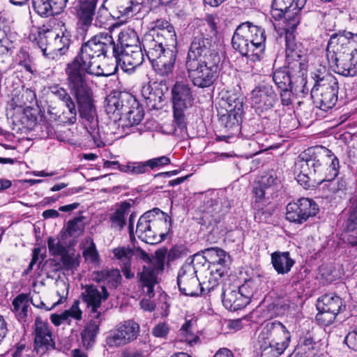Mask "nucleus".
I'll return each mask as SVG.
<instances>
[{"label": "nucleus", "mask_w": 357, "mask_h": 357, "mask_svg": "<svg viewBox=\"0 0 357 357\" xmlns=\"http://www.w3.org/2000/svg\"><path fill=\"white\" fill-rule=\"evenodd\" d=\"M195 322L192 319L186 320L182 325L177 335L179 342H185L189 346H193L198 342L199 337L193 329Z\"/></svg>", "instance_id": "obj_38"}, {"label": "nucleus", "mask_w": 357, "mask_h": 357, "mask_svg": "<svg viewBox=\"0 0 357 357\" xmlns=\"http://www.w3.org/2000/svg\"><path fill=\"white\" fill-rule=\"evenodd\" d=\"M338 84L337 79L328 75L318 77L311 90L314 102L321 109L328 110L333 107L337 100Z\"/></svg>", "instance_id": "obj_10"}, {"label": "nucleus", "mask_w": 357, "mask_h": 357, "mask_svg": "<svg viewBox=\"0 0 357 357\" xmlns=\"http://www.w3.org/2000/svg\"><path fill=\"white\" fill-rule=\"evenodd\" d=\"M97 0H79L77 6V15L83 30H86L92 24Z\"/></svg>", "instance_id": "obj_29"}, {"label": "nucleus", "mask_w": 357, "mask_h": 357, "mask_svg": "<svg viewBox=\"0 0 357 357\" xmlns=\"http://www.w3.org/2000/svg\"><path fill=\"white\" fill-rule=\"evenodd\" d=\"M265 32L263 29L245 22L238 25L233 35L234 50L252 61H259L265 50Z\"/></svg>", "instance_id": "obj_4"}, {"label": "nucleus", "mask_w": 357, "mask_h": 357, "mask_svg": "<svg viewBox=\"0 0 357 357\" xmlns=\"http://www.w3.org/2000/svg\"><path fill=\"white\" fill-rule=\"evenodd\" d=\"M273 80L275 85L281 90L290 89L293 82L287 69L276 70L273 75Z\"/></svg>", "instance_id": "obj_46"}, {"label": "nucleus", "mask_w": 357, "mask_h": 357, "mask_svg": "<svg viewBox=\"0 0 357 357\" xmlns=\"http://www.w3.org/2000/svg\"><path fill=\"white\" fill-rule=\"evenodd\" d=\"M271 264L278 274L288 273L295 264L289 252H275L271 254Z\"/></svg>", "instance_id": "obj_33"}, {"label": "nucleus", "mask_w": 357, "mask_h": 357, "mask_svg": "<svg viewBox=\"0 0 357 357\" xmlns=\"http://www.w3.org/2000/svg\"><path fill=\"white\" fill-rule=\"evenodd\" d=\"M250 100L255 110L262 112L271 109L274 106L277 95L271 85L261 84L251 91Z\"/></svg>", "instance_id": "obj_20"}, {"label": "nucleus", "mask_w": 357, "mask_h": 357, "mask_svg": "<svg viewBox=\"0 0 357 357\" xmlns=\"http://www.w3.org/2000/svg\"><path fill=\"white\" fill-rule=\"evenodd\" d=\"M82 298L89 308L91 309L92 313L96 314L94 318L98 319L100 313L98 312L102 301L107 300L108 293L105 287H101L99 289L94 285H86L84 287V291L82 292Z\"/></svg>", "instance_id": "obj_22"}, {"label": "nucleus", "mask_w": 357, "mask_h": 357, "mask_svg": "<svg viewBox=\"0 0 357 357\" xmlns=\"http://www.w3.org/2000/svg\"><path fill=\"white\" fill-rule=\"evenodd\" d=\"M115 46L109 33H100L82 46L79 54L66 68L68 84L75 95L80 116L85 120V127L98 147L102 146L103 142L99 135L92 91L84 80V70L100 61V56H105L108 52L112 51L113 55Z\"/></svg>", "instance_id": "obj_1"}, {"label": "nucleus", "mask_w": 357, "mask_h": 357, "mask_svg": "<svg viewBox=\"0 0 357 357\" xmlns=\"http://www.w3.org/2000/svg\"><path fill=\"white\" fill-rule=\"evenodd\" d=\"M84 229V218L82 216L68 221L66 227V232L72 237L80 236Z\"/></svg>", "instance_id": "obj_48"}, {"label": "nucleus", "mask_w": 357, "mask_h": 357, "mask_svg": "<svg viewBox=\"0 0 357 357\" xmlns=\"http://www.w3.org/2000/svg\"><path fill=\"white\" fill-rule=\"evenodd\" d=\"M29 298L26 294H22L15 297L12 302V311L17 319L25 322L28 317Z\"/></svg>", "instance_id": "obj_36"}, {"label": "nucleus", "mask_w": 357, "mask_h": 357, "mask_svg": "<svg viewBox=\"0 0 357 357\" xmlns=\"http://www.w3.org/2000/svg\"><path fill=\"white\" fill-rule=\"evenodd\" d=\"M206 22L207 25L206 32L195 36L192 39L190 47L204 50L222 52V44L217 31L218 18L216 16L210 15L206 16Z\"/></svg>", "instance_id": "obj_16"}, {"label": "nucleus", "mask_w": 357, "mask_h": 357, "mask_svg": "<svg viewBox=\"0 0 357 357\" xmlns=\"http://www.w3.org/2000/svg\"><path fill=\"white\" fill-rule=\"evenodd\" d=\"M79 301L75 300L70 307L68 310H64L68 320L69 322L71 321V320H75V321H81L82 319V311L79 307Z\"/></svg>", "instance_id": "obj_52"}, {"label": "nucleus", "mask_w": 357, "mask_h": 357, "mask_svg": "<svg viewBox=\"0 0 357 357\" xmlns=\"http://www.w3.org/2000/svg\"><path fill=\"white\" fill-rule=\"evenodd\" d=\"M114 255L125 264H128L129 259L134 255L149 262L148 265L144 266L143 271L140 273V280L142 283L144 294L149 298L153 297L154 287L157 283V277L164 270L166 250H158L152 259L143 250L139 248L132 249L128 247H119L114 249Z\"/></svg>", "instance_id": "obj_3"}, {"label": "nucleus", "mask_w": 357, "mask_h": 357, "mask_svg": "<svg viewBox=\"0 0 357 357\" xmlns=\"http://www.w3.org/2000/svg\"><path fill=\"white\" fill-rule=\"evenodd\" d=\"M220 105L225 110L231 109L243 112V96L238 91H227L222 92Z\"/></svg>", "instance_id": "obj_34"}, {"label": "nucleus", "mask_w": 357, "mask_h": 357, "mask_svg": "<svg viewBox=\"0 0 357 357\" xmlns=\"http://www.w3.org/2000/svg\"><path fill=\"white\" fill-rule=\"evenodd\" d=\"M33 347L40 356L55 349L56 342L52 327L40 317H36L33 326Z\"/></svg>", "instance_id": "obj_14"}, {"label": "nucleus", "mask_w": 357, "mask_h": 357, "mask_svg": "<svg viewBox=\"0 0 357 357\" xmlns=\"http://www.w3.org/2000/svg\"><path fill=\"white\" fill-rule=\"evenodd\" d=\"M139 333V324L132 320H128L119 324L111 331L107 337L106 342L111 347L125 345L135 340Z\"/></svg>", "instance_id": "obj_18"}, {"label": "nucleus", "mask_w": 357, "mask_h": 357, "mask_svg": "<svg viewBox=\"0 0 357 357\" xmlns=\"http://www.w3.org/2000/svg\"><path fill=\"white\" fill-rule=\"evenodd\" d=\"M50 91L61 102L69 95L66 89L56 85L50 86Z\"/></svg>", "instance_id": "obj_62"}, {"label": "nucleus", "mask_w": 357, "mask_h": 357, "mask_svg": "<svg viewBox=\"0 0 357 357\" xmlns=\"http://www.w3.org/2000/svg\"><path fill=\"white\" fill-rule=\"evenodd\" d=\"M306 0H273L271 15L275 20L283 17L290 27H296L300 22L299 14Z\"/></svg>", "instance_id": "obj_15"}, {"label": "nucleus", "mask_w": 357, "mask_h": 357, "mask_svg": "<svg viewBox=\"0 0 357 357\" xmlns=\"http://www.w3.org/2000/svg\"><path fill=\"white\" fill-rule=\"evenodd\" d=\"M276 179L273 176H263L261 181V185L264 186L270 192L273 190V185L275 184Z\"/></svg>", "instance_id": "obj_63"}, {"label": "nucleus", "mask_w": 357, "mask_h": 357, "mask_svg": "<svg viewBox=\"0 0 357 357\" xmlns=\"http://www.w3.org/2000/svg\"><path fill=\"white\" fill-rule=\"evenodd\" d=\"M50 319L51 322L55 326H59L64 322H68V324H70L64 312H62L60 314H52L50 317Z\"/></svg>", "instance_id": "obj_61"}, {"label": "nucleus", "mask_w": 357, "mask_h": 357, "mask_svg": "<svg viewBox=\"0 0 357 357\" xmlns=\"http://www.w3.org/2000/svg\"><path fill=\"white\" fill-rule=\"evenodd\" d=\"M82 253L87 262L94 265H97L98 264L100 257L92 238H86L84 240Z\"/></svg>", "instance_id": "obj_45"}, {"label": "nucleus", "mask_w": 357, "mask_h": 357, "mask_svg": "<svg viewBox=\"0 0 357 357\" xmlns=\"http://www.w3.org/2000/svg\"><path fill=\"white\" fill-rule=\"evenodd\" d=\"M264 134L257 133L254 135L252 139H250L248 145L252 148V151L254 155L258 154L271 146L270 145L259 142V139H264Z\"/></svg>", "instance_id": "obj_50"}, {"label": "nucleus", "mask_w": 357, "mask_h": 357, "mask_svg": "<svg viewBox=\"0 0 357 357\" xmlns=\"http://www.w3.org/2000/svg\"><path fill=\"white\" fill-rule=\"evenodd\" d=\"M127 109L124 111L123 114L119 117V120L123 122V126H133L138 125L144 117L143 108L139 103L133 97V100H130Z\"/></svg>", "instance_id": "obj_30"}, {"label": "nucleus", "mask_w": 357, "mask_h": 357, "mask_svg": "<svg viewBox=\"0 0 357 357\" xmlns=\"http://www.w3.org/2000/svg\"><path fill=\"white\" fill-rule=\"evenodd\" d=\"M344 341L349 348L357 351V328L349 332L345 337Z\"/></svg>", "instance_id": "obj_59"}, {"label": "nucleus", "mask_w": 357, "mask_h": 357, "mask_svg": "<svg viewBox=\"0 0 357 357\" xmlns=\"http://www.w3.org/2000/svg\"><path fill=\"white\" fill-rule=\"evenodd\" d=\"M242 113L231 109L225 110V113L220 112V125L227 130L237 128L241 121Z\"/></svg>", "instance_id": "obj_40"}, {"label": "nucleus", "mask_w": 357, "mask_h": 357, "mask_svg": "<svg viewBox=\"0 0 357 357\" xmlns=\"http://www.w3.org/2000/svg\"><path fill=\"white\" fill-rule=\"evenodd\" d=\"M34 348L24 342L17 343L14 348L10 350L12 357H34Z\"/></svg>", "instance_id": "obj_49"}, {"label": "nucleus", "mask_w": 357, "mask_h": 357, "mask_svg": "<svg viewBox=\"0 0 357 357\" xmlns=\"http://www.w3.org/2000/svg\"><path fill=\"white\" fill-rule=\"evenodd\" d=\"M264 284V279L261 276L257 275L245 280L238 288L240 293L249 303L252 298L261 291Z\"/></svg>", "instance_id": "obj_32"}, {"label": "nucleus", "mask_w": 357, "mask_h": 357, "mask_svg": "<svg viewBox=\"0 0 357 357\" xmlns=\"http://www.w3.org/2000/svg\"><path fill=\"white\" fill-rule=\"evenodd\" d=\"M314 154L310 161L312 179L321 183L333 180L338 174L339 160L332 151L325 147H313Z\"/></svg>", "instance_id": "obj_7"}, {"label": "nucleus", "mask_w": 357, "mask_h": 357, "mask_svg": "<svg viewBox=\"0 0 357 357\" xmlns=\"http://www.w3.org/2000/svg\"><path fill=\"white\" fill-rule=\"evenodd\" d=\"M222 52L204 50L190 47L185 68L192 84L204 89L211 86L218 77V65Z\"/></svg>", "instance_id": "obj_2"}, {"label": "nucleus", "mask_w": 357, "mask_h": 357, "mask_svg": "<svg viewBox=\"0 0 357 357\" xmlns=\"http://www.w3.org/2000/svg\"><path fill=\"white\" fill-rule=\"evenodd\" d=\"M317 212L318 208L314 202L308 198H301L296 202L287 205L286 218L290 222L303 224Z\"/></svg>", "instance_id": "obj_19"}, {"label": "nucleus", "mask_w": 357, "mask_h": 357, "mask_svg": "<svg viewBox=\"0 0 357 357\" xmlns=\"http://www.w3.org/2000/svg\"><path fill=\"white\" fill-rule=\"evenodd\" d=\"M319 344L314 342L311 337H305L296 350L289 357H298L300 354L303 357H316L318 356Z\"/></svg>", "instance_id": "obj_37"}, {"label": "nucleus", "mask_w": 357, "mask_h": 357, "mask_svg": "<svg viewBox=\"0 0 357 357\" xmlns=\"http://www.w3.org/2000/svg\"><path fill=\"white\" fill-rule=\"evenodd\" d=\"M222 298L224 306L229 310L236 311L248 304L247 300L240 293L239 288L235 286L224 288Z\"/></svg>", "instance_id": "obj_28"}, {"label": "nucleus", "mask_w": 357, "mask_h": 357, "mask_svg": "<svg viewBox=\"0 0 357 357\" xmlns=\"http://www.w3.org/2000/svg\"><path fill=\"white\" fill-rule=\"evenodd\" d=\"M68 0H32L34 10L42 17L60 14Z\"/></svg>", "instance_id": "obj_27"}, {"label": "nucleus", "mask_w": 357, "mask_h": 357, "mask_svg": "<svg viewBox=\"0 0 357 357\" xmlns=\"http://www.w3.org/2000/svg\"><path fill=\"white\" fill-rule=\"evenodd\" d=\"M291 338L290 332L281 322L267 323L258 335L261 355L280 356L289 347Z\"/></svg>", "instance_id": "obj_5"}, {"label": "nucleus", "mask_w": 357, "mask_h": 357, "mask_svg": "<svg viewBox=\"0 0 357 357\" xmlns=\"http://www.w3.org/2000/svg\"><path fill=\"white\" fill-rule=\"evenodd\" d=\"M112 6V13L116 17L122 22L138 13L142 8V3L139 0H105Z\"/></svg>", "instance_id": "obj_23"}, {"label": "nucleus", "mask_w": 357, "mask_h": 357, "mask_svg": "<svg viewBox=\"0 0 357 357\" xmlns=\"http://www.w3.org/2000/svg\"><path fill=\"white\" fill-rule=\"evenodd\" d=\"M56 294L59 298L57 301L54 302L51 307H47L43 301H40L39 303H35L33 301L32 304L38 308H44L50 311L57 305L63 303L66 301L68 295V284L63 281H60L56 283Z\"/></svg>", "instance_id": "obj_43"}, {"label": "nucleus", "mask_w": 357, "mask_h": 357, "mask_svg": "<svg viewBox=\"0 0 357 357\" xmlns=\"http://www.w3.org/2000/svg\"><path fill=\"white\" fill-rule=\"evenodd\" d=\"M14 48L11 38L0 40V55L8 54Z\"/></svg>", "instance_id": "obj_60"}, {"label": "nucleus", "mask_w": 357, "mask_h": 357, "mask_svg": "<svg viewBox=\"0 0 357 357\" xmlns=\"http://www.w3.org/2000/svg\"><path fill=\"white\" fill-rule=\"evenodd\" d=\"M70 37L66 29L47 30L43 33H40L38 43L43 55L54 59L65 54L70 43Z\"/></svg>", "instance_id": "obj_9"}, {"label": "nucleus", "mask_w": 357, "mask_h": 357, "mask_svg": "<svg viewBox=\"0 0 357 357\" xmlns=\"http://www.w3.org/2000/svg\"><path fill=\"white\" fill-rule=\"evenodd\" d=\"M162 215L159 208H154L152 211L144 213L139 219L136 234L142 241L149 243L155 244L165 239V234L156 230L158 224H164L161 219L157 220L155 215Z\"/></svg>", "instance_id": "obj_12"}, {"label": "nucleus", "mask_w": 357, "mask_h": 357, "mask_svg": "<svg viewBox=\"0 0 357 357\" xmlns=\"http://www.w3.org/2000/svg\"><path fill=\"white\" fill-rule=\"evenodd\" d=\"M112 165H117L119 171L127 174H140L146 173L144 162H128L125 165L119 164L117 161H107L105 162V167Z\"/></svg>", "instance_id": "obj_42"}, {"label": "nucleus", "mask_w": 357, "mask_h": 357, "mask_svg": "<svg viewBox=\"0 0 357 357\" xmlns=\"http://www.w3.org/2000/svg\"><path fill=\"white\" fill-rule=\"evenodd\" d=\"M174 122L180 129L186 128L189 109L193 106L195 98L190 86L183 82H176L172 89Z\"/></svg>", "instance_id": "obj_8"}, {"label": "nucleus", "mask_w": 357, "mask_h": 357, "mask_svg": "<svg viewBox=\"0 0 357 357\" xmlns=\"http://www.w3.org/2000/svg\"><path fill=\"white\" fill-rule=\"evenodd\" d=\"M169 331V327L166 323H159L155 326L152 330V333L155 337H164Z\"/></svg>", "instance_id": "obj_58"}, {"label": "nucleus", "mask_w": 357, "mask_h": 357, "mask_svg": "<svg viewBox=\"0 0 357 357\" xmlns=\"http://www.w3.org/2000/svg\"><path fill=\"white\" fill-rule=\"evenodd\" d=\"M105 283L111 287H116L121 282V275L118 269L107 270Z\"/></svg>", "instance_id": "obj_57"}, {"label": "nucleus", "mask_w": 357, "mask_h": 357, "mask_svg": "<svg viewBox=\"0 0 357 357\" xmlns=\"http://www.w3.org/2000/svg\"><path fill=\"white\" fill-rule=\"evenodd\" d=\"M130 100H133V96L126 92L113 91L109 94L105 101V111L108 114H116L120 117L127 109Z\"/></svg>", "instance_id": "obj_24"}, {"label": "nucleus", "mask_w": 357, "mask_h": 357, "mask_svg": "<svg viewBox=\"0 0 357 357\" xmlns=\"http://www.w3.org/2000/svg\"><path fill=\"white\" fill-rule=\"evenodd\" d=\"M130 204L123 202L119 205L114 212L109 215L110 227L116 230H121L126 225V215L129 212Z\"/></svg>", "instance_id": "obj_39"}, {"label": "nucleus", "mask_w": 357, "mask_h": 357, "mask_svg": "<svg viewBox=\"0 0 357 357\" xmlns=\"http://www.w3.org/2000/svg\"><path fill=\"white\" fill-rule=\"evenodd\" d=\"M204 257L210 264L209 270L220 269L223 266L227 269L230 257L223 250L218 248H211L203 251Z\"/></svg>", "instance_id": "obj_31"}, {"label": "nucleus", "mask_w": 357, "mask_h": 357, "mask_svg": "<svg viewBox=\"0 0 357 357\" xmlns=\"http://www.w3.org/2000/svg\"><path fill=\"white\" fill-rule=\"evenodd\" d=\"M61 257L62 263L66 269H73L79 265V256L75 252L66 251Z\"/></svg>", "instance_id": "obj_51"}, {"label": "nucleus", "mask_w": 357, "mask_h": 357, "mask_svg": "<svg viewBox=\"0 0 357 357\" xmlns=\"http://www.w3.org/2000/svg\"><path fill=\"white\" fill-rule=\"evenodd\" d=\"M175 47L176 36L173 26L165 20H157L142 38L144 48L150 49L153 45Z\"/></svg>", "instance_id": "obj_11"}, {"label": "nucleus", "mask_w": 357, "mask_h": 357, "mask_svg": "<svg viewBox=\"0 0 357 357\" xmlns=\"http://www.w3.org/2000/svg\"><path fill=\"white\" fill-rule=\"evenodd\" d=\"M356 43L357 34L349 31L333 34L328 43V54H345L349 50L357 54V50L354 45Z\"/></svg>", "instance_id": "obj_21"}, {"label": "nucleus", "mask_w": 357, "mask_h": 357, "mask_svg": "<svg viewBox=\"0 0 357 357\" xmlns=\"http://www.w3.org/2000/svg\"><path fill=\"white\" fill-rule=\"evenodd\" d=\"M287 49H286V55H287V58L289 61L290 60H294V62L292 63L293 66L291 67V68H293L294 67H297L298 66L299 69H300V73L301 74V77H299V82H300V84L299 85H295L294 84H293V85L291 86V91L296 95H298L299 93H301L302 95H305L306 93H307L308 92V89L305 86V79L303 78V76L304 75V73L303 72V64H302V62H301V56L298 54V52L296 51H295V50L294 49L295 45L294 44V43H291L290 42L289 40H287Z\"/></svg>", "instance_id": "obj_26"}, {"label": "nucleus", "mask_w": 357, "mask_h": 357, "mask_svg": "<svg viewBox=\"0 0 357 357\" xmlns=\"http://www.w3.org/2000/svg\"><path fill=\"white\" fill-rule=\"evenodd\" d=\"M337 314L329 311L318 310L316 319L320 324L328 326L333 322Z\"/></svg>", "instance_id": "obj_56"}, {"label": "nucleus", "mask_w": 357, "mask_h": 357, "mask_svg": "<svg viewBox=\"0 0 357 357\" xmlns=\"http://www.w3.org/2000/svg\"><path fill=\"white\" fill-rule=\"evenodd\" d=\"M314 148H310L299 155L295 162V174L297 181L301 185L306 184L310 179H312V168L310 161L314 154Z\"/></svg>", "instance_id": "obj_25"}, {"label": "nucleus", "mask_w": 357, "mask_h": 357, "mask_svg": "<svg viewBox=\"0 0 357 357\" xmlns=\"http://www.w3.org/2000/svg\"><path fill=\"white\" fill-rule=\"evenodd\" d=\"M99 323V321L93 320L84 327L81 333L82 341L84 347H89L95 342Z\"/></svg>", "instance_id": "obj_44"}, {"label": "nucleus", "mask_w": 357, "mask_h": 357, "mask_svg": "<svg viewBox=\"0 0 357 357\" xmlns=\"http://www.w3.org/2000/svg\"><path fill=\"white\" fill-rule=\"evenodd\" d=\"M170 163V159L167 156H160L144 161L146 172L149 169H154L156 167H162Z\"/></svg>", "instance_id": "obj_53"}, {"label": "nucleus", "mask_w": 357, "mask_h": 357, "mask_svg": "<svg viewBox=\"0 0 357 357\" xmlns=\"http://www.w3.org/2000/svg\"><path fill=\"white\" fill-rule=\"evenodd\" d=\"M196 273L195 268L191 264H185L181 268L177 277V284L183 294L195 296L204 291V287L199 282Z\"/></svg>", "instance_id": "obj_17"}, {"label": "nucleus", "mask_w": 357, "mask_h": 357, "mask_svg": "<svg viewBox=\"0 0 357 357\" xmlns=\"http://www.w3.org/2000/svg\"><path fill=\"white\" fill-rule=\"evenodd\" d=\"M227 273V268L225 267H220V269H214L210 270L209 276L207 277V282H204L202 285L204 287V290L206 289L208 292H210L211 290L216 287L220 282V280L222 277Z\"/></svg>", "instance_id": "obj_47"}, {"label": "nucleus", "mask_w": 357, "mask_h": 357, "mask_svg": "<svg viewBox=\"0 0 357 357\" xmlns=\"http://www.w3.org/2000/svg\"><path fill=\"white\" fill-rule=\"evenodd\" d=\"M343 307L340 297L334 294H326L317 301V310L329 311L338 314Z\"/></svg>", "instance_id": "obj_35"}, {"label": "nucleus", "mask_w": 357, "mask_h": 357, "mask_svg": "<svg viewBox=\"0 0 357 357\" xmlns=\"http://www.w3.org/2000/svg\"><path fill=\"white\" fill-rule=\"evenodd\" d=\"M144 50L153 67L160 74L165 75L172 71L176 60L175 47L155 44L151 48Z\"/></svg>", "instance_id": "obj_13"}, {"label": "nucleus", "mask_w": 357, "mask_h": 357, "mask_svg": "<svg viewBox=\"0 0 357 357\" xmlns=\"http://www.w3.org/2000/svg\"><path fill=\"white\" fill-rule=\"evenodd\" d=\"M47 245L49 251L52 255L61 256L66 251V248L60 241L53 237L48 238Z\"/></svg>", "instance_id": "obj_55"}, {"label": "nucleus", "mask_w": 357, "mask_h": 357, "mask_svg": "<svg viewBox=\"0 0 357 357\" xmlns=\"http://www.w3.org/2000/svg\"><path fill=\"white\" fill-rule=\"evenodd\" d=\"M61 123L73 124L77 120L76 107H69L59 115L58 119Z\"/></svg>", "instance_id": "obj_54"}, {"label": "nucleus", "mask_w": 357, "mask_h": 357, "mask_svg": "<svg viewBox=\"0 0 357 357\" xmlns=\"http://www.w3.org/2000/svg\"><path fill=\"white\" fill-rule=\"evenodd\" d=\"M121 51L115 46L113 56L116 59L123 71L131 73L144 61V54L138 45L139 38L134 31H122L119 35Z\"/></svg>", "instance_id": "obj_6"}, {"label": "nucleus", "mask_w": 357, "mask_h": 357, "mask_svg": "<svg viewBox=\"0 0 357 357\" xmlns=\"http://www.w3.org/2000/svg\"><path fill=\"white\" fill-rule=\"evenodd\" d=\"M222 206L217 202L211 201L210 205L206 206V214L211 215L212 217H215L216 214L221 211Z\"/></svg>", "instance_id": "obj_64"}, {"label": "nucleus", "mask_w": 357, "mask_h": 357, "mask_svg": "<svg viewBox=\"0 0 357 357\" xmlns=\"http://www.w3.org/2000/svg\"><path fill=\"white\" fill-rule=\"evenodd\" d=\"M114 62L107 64L105 66H102L100 63V61L95 63L91 67L84 70V74L88 73L89 75H95L97 77L105 76L108 77L116 73L118 68L120 67L116 59L114 58Z\"/></svg>", "instance_id": "obj_41"}]
</instances>
